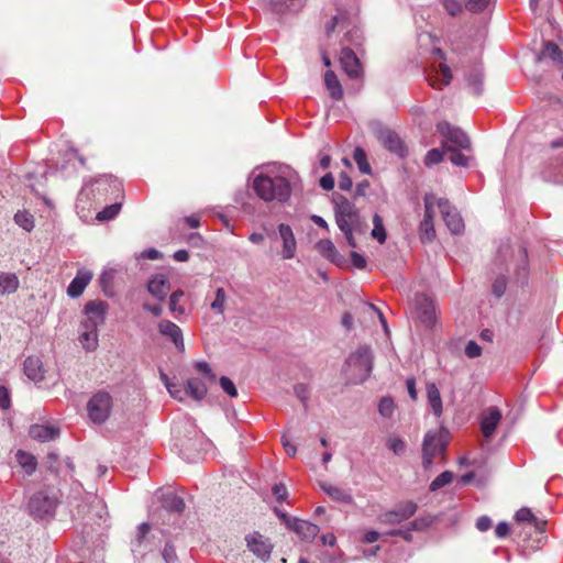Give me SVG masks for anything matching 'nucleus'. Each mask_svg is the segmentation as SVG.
Returning <instances> with one entry per match:
<instances>
[{
	"instance_id": "412c9836",
	"label": "nucleus",
	"mask_w": 563,
	"mask_h": 563,
	"mask_svg": "<svg viewBox=\"0 0 563 563\" xmlns=\"http://www.w3.org/2000/svg\"><path fill=\"white\" fill-rule=\"evenodd\" d=\"M92 272L87 268H79L75 278L67 287V295L71 298L79 297L92 279Z\"/></svg>"
},
{
	"instance_id": "423d86ee",
	"label": "nucleus",
	"mask_w": 563,
	"mask_h": 563,
	"mask_svg": "<svg viewBox=\"0 0 563 563\" xmlns=\"http://www.w3.org/2000/svg\"><path fill=\"white\" fill-rule=\"evenodd\" d=\"M433 63L428 73L427 79L433 88L442 89L444 86H448L452 79V73L450 67L444 63V53L440 48H434L432 51Z\"/></svg>"
},
{
	"instance_id": "774afa93",
	"label": "nucleus",
	"mask_w": 563,
	"mask_h": 563,
	"mask_svg": "<svg viewBox=\"0 0 563 563\" xmlns=\"http://www.w3.org/2000/svg\"><path fill=\"white\" fill-rule=\"evenodd\" d=\"M296 396L302 401L306 402L308 400L309 390L306 385L299 384L295 386Z\"/></svg>"
},
{
	"instance_id": "8fccbe9b",
	"label": "nucleus",
	"mask_w": 563,
	"mask_h": 563,
	"mask_svg": "<svg viewBox=\"0 0 563 563\" xmlns=\"http://www.w3.org/2000/svg\"><path fill=\"white\" fill-rule=\"evenodd\" d=\"M394 409H395V405H394L393 399L383 398L379 401L378 410L382 416L387 417V418L391 417Z\"/></svg>"
},
{
	"instance_id": "603ef678",
	"label": "nucleus",
	"mask_w": 563,
	"mask_h": 563,
	"mask_svg": "<svg viewBox=\"0 0 563 563\" xmlns=\"http://www.w3.org/2000/svg\"><path fill=\"white\" fill-rule=\"evenodd\" d=\"M442 157H443V153L440 150L432 148L427 153V155L424 157V164L427 166L435 165L442 161Z\"/></svg>"
},
{
	"instance_id": "1a4fd4ad",
	"label": "nucleus",
	"mask_w": 563,
	"mask_h": 563,
	"mask_svg": "<svg viewBox=\"0 0 563 563\" xmlns=\"http://www.w3.org/2000/svg\"><path fill=\"white\" fill-rule=\"evenodd\" d=\"M108 310V302L99 299L89 300L84 307V319L80 322V327L98 328L102 325L106 321Z\"/></svg>"
},
{
	"instance_id": "338daca9",
	"label": "nucleus",
	"mask_w": 563,
	"mask_h": 563,
	"mask_svg": "<svg viewBox=\"0 0 563 563\" xmlns=\"http://www.w3.org/2000/svg\"><path fill=\"white\" fill-rule=\"evenodd\" d=\"M273 494L278 501H283L287 496V488L283 484H275L273 486Z\"/></svg>"
},
{
	"instance_id": "a19ab883",
	"label": "nucleus",
	"mask_w": 563,
	"mask_h": 563,
	"mask_svg": "<svg viewBox=\"0 0 563 563\" xmlns=\"http://www.w3.org/2000/svg\"><path fill=\"white\" fill-rule=\"evenodd\" d=\"M14 222L27 232L34 228V218L27 211H18L14 214Z\"/></svg>"
},
{
	"instance_id": "c85d7f7f",
	"label": "nucleus",
	"mask_w": 563,
	"mask_h": 563,
	"mask_svg": "<svg viewBox=\"0 0 563 563\" xmlns=\"http://www.w3.org/2000/svg\"><path fill=\"white\" fill-rule=\"evenodd\" d=\"M427 398L434 416L439 418L442 415L443 407L440 390L434 383L427 384Z\"/></svg>"
},
{
	"instance_id": "39448f33",
	"label": "nucleus",
	"mask_w": 563,
	"mask_h": 563,
	"mask_svg": "<svg viewBox=\"0 0 563 563\" xmlns=\"http://www.w3.org/2000/svg\"><path fill=\"white\" fill-rule=\"evenodd\" d=\"M113 398L104 390L95 393L87 402V415L95 424L104 423L112 411Z\"/></svg>"
},
{
	"instance_id": "4468645a",
	"label": "nucleus",
	"mask_w": 563,
	"mask_h": 563,
	"mask_svg": "<svg viewBox=\"0 0 563 563\" xmlns=\"http://www.w3.org/2000/svg\"><path fill=\"white\" fill-rule=\"evenodd\" d=\"M417 511V505L413 501H406L394 510L379 516V521L385 525H397L411 518Z\"/></svg>"
},
{
	"instance_id": "72a5a7b5",
	"label": "nucleus",
	"mask_w": 563,
	"mask_h": 563,
	"mask_svg": "<svg viewBox=\"0 0 563 563\" xmlns=\"http://www.w3.org/2000/svg\"><path fill=\"white\" fill-rule=\"evenodd\" d=\"M186 387L188 396H190L195 400H201L207 395L206 384L198 378L188 379Z\"/></svg>"
},
{
	"instance_id": "e433bc0d",
	"label": "nucleus",
	"mask_w": 563,
	"mask_h": 563,
	"mask_svg": "<svg viewBox=\"0 0 563 563\" xmlns=\"http://www.w3.org/2000/svg\"><path fill=\"white\" fill-rule=\"evenodd\" d=\"M184 291L181 289L175 290L169 297V310L174 313L176 318L179 316H184L186 313V309L183 305H180V300L184 297Z\"/></svg>"
},
{
	"instance_id": "2f4dec72",
	"label": "nucleus",
	"mask_w": 563,
	"mask_h": 563,
	"mask_svg": "<svg viewBox=\"0 0 563 563\" xmlns=\"http://www.w3.org/2000/svg\"><path fill=\"white\" fill-rule=\"evenodd\" d=\"M544 57H549L554 63L563 65V52L553 42H545L540 54L537 55V62H541Z\"/></svg>"
},
{
	"instance_id": "49530a36",
	"label": "nucleus",
	"mask_w": 563,
	"mask_h": 563,
	"mask_svg": "<svg viewBox=\"0 0 563 563\" xmlns=\"http://www.w3.org/2000/svg\"><path fill=\"white\" fill-rule=\"evenodd\" d=\"M121 203H113L97 213V219L99 221H107L113 219L120 211Z\"/></svg>"
},
{
	"instance_id": "a211bd4d",
	"label": "nucleus",
	"mask_w": 563,
	"mask_h": 563,
	"mask_svg": "<svg viewBox=\"0 0 563 563\" xmlns=\"http://www.w3.org/2000/svg\"><path fill=\"white\" fill-rule=\"evenodd\" d=\"M340 63L345 74L351 78H357L362 74V67L355 53L349 48L343 47L340 53Z\"/></svg>"
},
{
	"instance_id": "7c9ffc66",
	"label": "nucleus",
	"mask_w": 563,
	"mask_h": 563,
	"mask_svg": "<svg viewBox=\"0 0 563 563\" xmlns=\"http://www.w3.org/2000/svg\"><path fill=\"white\" fill-rule=\"evenodd\" d=\"M541 175L545 181H550L553 184H563V163H551L542 170Z\"/></svg>"
},
{
	"instance_id": "0e129e2a",
	"label": "nucleus",
	"mask_w": 563,
	"mask_h": 563,
	"mask_svg": "<svg viewBox=\"0 0 563 563\" xmlns=\"http://www.w3.org/2000/svg\"><path fill=\"white\" fill-rule=\"evenodd\" d=\"M11 405V400H10V394H9V390L3 387V386H0V408L1 409H8Z\"/></svg>"
},
{
	"instance_id": "3c124183",
	"label": "nucleus",
	"mask_w": 563,
	"mask_h": 563,
	"mask_svg": "<svg viewBox=\"0 0 563 563\" xmlns=\"http://www.w3.org/2000/svg\"><path fill=\"white\" fill-rule=\"evenodd\" d=\"M220 386L223 389L225 394H228L230 397H236L238 396V389L234 385V383L227 376H222L220 378Z\"/></svg>"
},
{
	"instance_id": "4c0bfd02",
	"label": "nucleus",
	"mask_w": 563,
	"mask_h": 563,
	"mask_svg": "<svg viewBox=\"0 0 563 563\" xmlns=\"http://www.w3.org/2000/svg\"><path fill=\"white\" fill-rule=\"evenodd\" d=\"M467 84L473 93L481 95L483 91V73L481 68L473 69L467 75Z\"/></svg>"
},
{
	"instance_id": "0eeeda50",
	"label": "nucleus",
	"mask_w": 563,
	"mask_h": 563,
	"mask_svg": "<svg viewBox=\"0 0 563 563\" xmlns=\"http://www.w3.org/2000/svg\"><path fill=\"white\" fill-rule=\"evenodd\" d=\"M438 131L443 137L442 143L445 151L470 148V140L461 129L455 128L448 122H440L438 124Z\"/></svg>"
},
{
	"instance_id": "b1692460",
	"label": "nucleus",
	"mask_w": 563,
	"mask_h": 563,
	"mask_svg": "<svg viewBox=\"0 0 563 563\" xmlns=\"http://www.w3.org/2000/svg\"><path fill=\"white\" fill-rule=\"evenodd\" d=\"M25 375L33 382L40 383L44 379L45 371L43 363L37 356H29L23 364Z\"/></svg>"
},
{
	"instance_id": "7ed1b4c3",
	"label": "nucleus",
	"mask_w": 563,
	"mask_h": 563,
	"mask_svg": "<svg viewBox=\"0 0 563 563\" xmlns=\"http://www.w3.org/2000/svg\"><path fill=\"white\" fill-rule=\"evenodd\" d=\"M335 222L344 234L346 243L352 249L357 247V242L353 235V227L357 224V218L360 216L355 205L342 197L338 199L334 207Z\"/></svg>"
},
{
	"instance_id": "69168bd1",
	"label": "nucleus",
	"mask_w": 563,
	"mask_h": 563,
	"mask_svg": "<svg viewBox=\"0 0 563 563\" xmlns=\"http://www.w3.org/2000/svg\"><path fill=\"white\" fill-rule=\"evenodd\" d=\"M319 184H320L321 188L324 189V190L333 189V187H334V178H333L332 174L328 173L324 176H322L320 178Z\"/></svg>"
},
{
	"instance_id": "5fc2aeb1",
	"label": "nucleus",
	"mask_w": 563,
	"mask_h": 563,
	"mask_svg": "<svg viewBox=\"0 0 563 563\" xmlns=\"http://www.w3.org/2000/svg\"><path fill=\"white\" fill-rule=\"evenodd\" d=\"M195 368L198 373L202 374L209 380H213L216 378L210 365L205 361L195 363Z\"/></svg>"
},
{
	"instance_id": "a18cd8bd",
	"label": "nucleus",
	"mask_w": 563,
	"mask_h": 563,
	"mask_svg": "<svg viewBox=\"0 0 563 563\" xmlns=\"http://www.w3.org/2000/svg\"><path fill=\"white\" fill-rule=\"evenodd\" d=\"M453 481V473L445 471L437 476L430 484V490L435 492Z\"/></svg>"
},
{
	"instance_id": "6e6d98bb",
	"label": "nucleus",
	"mask_w": 563,
	"mask_h": 563,
	"mask_svg": "<svg viewBox=\"0 0 563 563\" xmlns=\"http://www.w3.org/2000/svg\"><path fill=\"white\" fill-rule=\"evenodd\" d=\"M515 519L520 522H533L536 521L534 515L531 512L529 508H521L519 509L516 515Z\"/></svg>"
},
{
	"instance_id": "f03ea898",
	"label": "nucleus",
	"mask_w": 563,
	"mask_h": 563,
	"mask_svg": "<svg viewBox=\"0 0 563 563\" xmlns=\"http://www.w3.org/2000/svg\"><path fill=\"white\" fill-rule=\"evenodd\" d=\"M372 368L373 354L371 349L360 346L346 358L344 372L351 383L360 384L369 376Z\"/></svg>"
},
{
	"instance_id": "473e14b6",
	"label": "nucleus",
	"mask_w": 563,
	"mask_h": 563,
	"mask_svg": "<svg viewBox=\"0 0 563 563\" xmlns=\"http://www.w3.org/2000/svg\"><path fill=\"white\" fill-rule=\"evenodd\" d=\"M324 84L327 89L330 92V96L340 100L343 97L342 86L336 77V75L332 70H328L324 75Z\"/></svg>"
},
{
	"instance_id": "5701e85b",
	"label": "nucleus",
	"mask_w": 563,
	"mask_h": 563,
	"mask_svg": "<svg viewBox=\"0 0 563 563\" xmlns=\"http://www.w3.org/2000/svg\"><path fill=\"white\" fill-rule=\"evenodd\" d=\"M169 289L168 278L164 274L154 275L147 283L148 292L158 300L165 299Z\"/></svg>"
},
{
	"instance_id": "393cba45",
	"label": "nucleus",
	"mask_w": 563,
	"mask_h": 563,
	"mask_svg": "<svg viewBox=\"0 0 563 563\" xmlns=\"http://www.w3.org/2000/svg\"><path fill=\"white\" fill-rule=\"evenodd\" d=\"M29 433L34 440L47 442L55 440L59 435V430L53 426L33 424Z\"/></svg>"
},
{
	"instance_id": "9b49d317",
	"label": "nucleus",
	"mask_w": 563,
	"mask_h": 563,
	"mask_svg": "<svg viewBox=\"0 0 563 563\" xmlns=\"http://www.w3.org/2000/svg\"><path fill=\"white\" fill-rule=\"evenodd\" d=\"M434 207L439 208L446 227L452 233L457 234L462 232L464 228L463 220L455 208H453L446 199L438 198L435 196Z\"/></svg>"
},
{
	"instance_id": "052dcab7",
	"label": "nucleus",
	"mask_w": 563,
	"mask_h": 563,
	"mask_svg": "<svg viewBox=\"0 0 563 563\" xmlns=\"http://www.w3.org/2000/svg\"><path fill=\"white\" fill-rule=\"evenodd\" d=\"M443 5L446 12L451 15H456L459 12L462 11L460 2L456 0H443Z\"/></svg>"
},
{
	"instance_id": "20e7f679",
	"label": "nucleus",
	"mask_w": 563,
	"mask_h": 563,
	"mask_svg": "<svg viewBox=\"0 0 563 563\" xmlns=\"http://www.w3.org/2000/svg\"><path fill=\"white\" fill-rule=\"evenodd\" d=\"M59 504L57 495L48 489L34 493L27 503L29 514L35 519H51Z\"/></svg>"
},
{
	"instance_id": "4d7b16f0",
	"label": "nucleus",
	"mask_w": 563,
	"mask_h": 563,
	"mask_svg": "<svg viewBox=\"0 0 563 563\" xmlns=\"http://www.w3.org/2000/svg\"><path fill=\"white\" fill-rule=\"evenodd\" d=\"M520 257L522 260V265L518 267V278L521 280H525L528 276V268H527V251L525 249L519 250Z\"/></svg>"
},
{
	"instance_id": "58836bf2",
	"label": "nucleus",
	"mask_w": 563,
	"mask_h": 563,
	"mask_svg": "<svg viewBox=\"0 0 563 563\" xmlns=\"http://www.w3.org/2000/svg\"><path fill=\"white\" fill-rule=\"evenodd\" d=\"M162 379L164 380L165 386L173 398L179 401L185 400V398L188 396L187 387L183 388L180 385L169 383L165 374H162Z\"/></svg>"
},
{
	"instance_id": "13d9d810",
	"label": "nucleus",
	"mask_w": 563,
	"mask_h": 563,
	"mask_svg": "<svg viewBox=\"0 0 563 563\" xmlns=\"http://www.w3.org/2000/svg\"><path fill=\"white\" fill-rule=\"evenodd\" d=\"M350 257H351V262L355 268L364 269L366 267L367 262H366V258L362 254H360L355 251H352L350 253Z\"/></svg>"
},
{
	"instance_id": "79ce46f5",
	"label": "nucleus",
	"mask_w": 563,
	"mask_h": 563,
	"mask_svg": "<svg viewBox=\"0 0 563 563\" xmlns=\"http://www.w3.org/2000/svg\"><path fill=\"white\" fill-rule=\"evenodd\" d=\"M227 294L223 288L219 287L216 289V297L213 301L210 303V307L213 311H216L219 314H222L225 309L227 303Z\"/></svg>"
},
{
	"instance_id": "bb28decb",
	"label": "nucleus",
	"mask_w": 563,
	"mask_h": 563,
	"mask_svg": "<svg viewBox=\"0 0 563 563\" xmlns=\"http://www.w3.org/2000/svg\"><path fill=\"white\" fill-rule=\"evenodd\" d=\"M320 487L334 501H339V503H343V504H352L353 503L352 495L347 490H345L339 486L328 484V483H322L320 485Z\"/></svg>"
},
{
	"instance_id": "4be33fe9",
	"label": "nucleus",
	"mask_w": 563,
	"mask_h": 563,
	"mask_svg": "<svg viewBox=\"0 0 563 563\" xmlns=\"http://www.w3.org/2000/svg\"><path fill=\"white\" fill-rule=\"evenodd\" d=\"M378 139L387 150L399 156H405L406 148L397 133L390 130H382L378 134Z\"/></svg>"
},
{
	"instance_id": "dca6fc26",
	"label": "nucleus",
	"mask_w": 563,
	"mask_h": 563,
	"mask_svg": "<svg viewBox=\"0 0 563 563\" xmlns=\"http://www.w3.org/2000/svg\"><path fill=\"white\" fill-rule=\"evenodd\" d=\"M501 411L497 407H488L481 415V430L486 440H490L500 423Z\"/></svg>"
},
{
	"instance_id": "37998d69",
	"label": "nucleus",
	"mask_w": 563,
	"mask_h": 563,
	"mask_svg": "<svg viewBox=\"0 0 563 563\" xmlns=\"http://www.w3.org/2000/svg\"><path fill=\"white\" fill-rule=\"evenodd\" d=\"M353 158L357 167L363 174H371V166L367 162L366 153L363 148L356 147L353 153Z\"/></svg>"
},
{
	"instance_id": "ddd939ff",
	"label": "nucleus",
	"mask_w": 563,
	"mask_h": 563,
	"mask_svg": "<svg viewBox=\"0 0 563 563\" xmlns=\"http://www.w3.org/2000/svg\"><path fill=\"white\" fill-rule=\"evenodd\" d=\"M415 309L418 320L427 327H432L435 322V307L433 300L423 295L418 294L415 297Z\"/></svg>"
},
{
	"instance_id": "6ab92c4d",
	"label": "nucleus",
	"mask_w": 563,
	"mask_h": 563,
	"mask_svg": "<svg viewBox=\"0 0 563 563\" xmlns=\"http://www.w3.org/2000/svg\"><path fill=\"white\" fill-rule=\"evenodd\" d=\"M287 526L294 530L302 540H311L319 533V527L306 520L298 518H287Z\"/></svg>"
},
{
	"instance_id": "e2e57ef3",
	"label": "nucleus",
	"mask_w": 563,
	"mask_h": 563,
	"mask_svg": "<svg viewBox=\"0 0 563 563\" xmlns=\"http://www.w3.org/2000/svg\"><path fill=\"white\" fill-rule=\"evenodd\" d=\"M282 444L288 456L294 457L297 454L296 445L285 434L282 437Z\"/></svg>"
},
{
	"instance_id": "f3484780",
	"label": "nucleus",
	"mask_w": 563,
	"mask_h": 563,
	"mask_svg": "<svg viewBox=\"0 0 563 563\" xmlns=\"http://www.w3.org/2000/svg\"><path fill=\"white\" fill-rule=\"evenodd\" d=\"M278 233L283 242L282 257L284 260L294 258L297 251V241L290 225L280 223Z\"/></svg>"
},
{
	"instance_id": "c9c22d12",
	"label": "nucleus",
	"mask_w": 563,
	"mask_h": 563,
	"mask_svg": "<svg viewBox=\"0 0 563 563\" xmlns=\"http://www.w3.org/2000/svg\"><path fill=\"white\" fill-rule=\"evenodd\" d=\"M371 235L380 244L385 243L387 239V233L384 227L383 218L377 213H375L373 217V229Z\"/></svg>"
},
{
	"instance_id": "aec40b11",
	"label": "nucleus",
	"mask_w": 563,
	"mask_h": 563,
	"mask_svg": "<svg viewBox=\"0 0 563 563\" xmlns=\"http://www.w3.org/2000/svg\"><path fill=\"white\" fill-rule=\"evenodd\" d=\"M159 333L173 341L176 349L180 352L185 351V343L183 338L181 329L169 320H162L158 323Z\"/></svg>"
},
{
	"instance_id": "ea45409f",
	"label": "nucleus",
	"mask_w": 563,
	"mask_h": 563,
	"mask_svg": "<svg viewBox=\"0 0 563 563\" xmlns=\"http://www.w3.org/2000/svg\"><path fill=\"white\" fill-rule=\"evenodd\" d=\"M115 271L113 268H106L99 277L100 286L107 296L111 295Z\"/></svg>"
},
{
	"instance_id": "c03bdc74",
	"label": "nucleus",
	"mask_w": 563,
	"mask_h": 563,
	"mask_svg": "<svg viewBox=\"0 0 563 563\" xmlns=\"http://www.w3.org/2000/svg\"><path fill=\"white\" fill-rule=\"evenodd\" d=\"M387 448L394 452V454L396 455H401L405 453L406 451V442L399 438V437H396V435H390L388 439H387Z\"/></svg>"
},
{
	"instance_id": "680f3d73",
	"label": "nucleus",
	"mask_w": 563,
	"mask_h": 563,
	"mask_svg": "<svg viewBox=\"0 0 563 563\" xmlns=\"http://www.w3.org/2000/svg\"><path fill=\"white\" fill-rule=\"evenodd\" d=\"M505 290H506V278L504 276L496 278L493 284V292L497 297H500L504 295Z\"/></svg>"
},
{
	"instance_id": "2eb2a0df",
	"label": "nucleus",
	"mask_w": 563,
	"mask_h": 563,
	"mask_svg": "<svg viewBox=\"0 0 563 563\" xmlns=\"http://www.w3.org/2000/svg\"><path fill=\"white\" fill-rule=\"evenodd\" d=\"M336 29L339 33L344 32L343 43L352 41V37L357 33L352 20L345 13H339L332 18L330 23L325 26L327 35L331 36Z\"/></svg>"
},
{
	"instance_id": "6e6552de",
	"label": "nucleus",
	"mask_w": 563,
	"mask_h": 563,
	"mask_svg": "<svg viewBox=\"0 0 563 563\" xmlns=\"http://www.w3.org/2000/svg\"><path fill=\"white\" fill-rule=\"evenodd\" d=\"M446 439L439 432H427L422 443V464L429 468L433 464L434 457L441 455L446 448Z\"/></svg>"
},
{
	"instance_id": "bf43d9fd",
	"label": "nucleus",
	"mask_w": 563,
	"mask_h": 563,
	"mask_svg": "<svg viewBox=\"0 0 563 563\" xmlns=\"http://www.w3.org/2000/svg\"><path fill=\"white\" fill-rule=\"evenodd\" d=\"M465 354L470 358L478 357L482 354V347L475 341H470L465 346Z\"/></svg>"
},
{
	"instance_id": "a878e982",
	"label": "nucleus",
	"mask_w": 563,
	"mask_h": 563,
	"mask_svg": "<svg viewBox=\"0 0 563 563\" xmlns=\"http://www.w3.org/2000/svg\"><path fill=\"white\" fill-rule=\"evenodd\" d=\"M79 342L87 352L98 347V328L80 327Z\"/></svg>"
},
{
	"instance_id": "c756f323",
	"label": "nucleus",
	"mask_w": 563,
	"mask_h": 563,
	"mask_svg": "<svg viewBox=\"0 0 563 563\" xmlns=\"http://www.w3.org/2000/svg\"><path fill=\"white\" fill-rule=\"evenodd\" d=\"M20 287V280L15 273H0V292L2 295L14 294Z\"/></svg>"
},
{
	"instance_id": "cd10ccee",
	"label": "nucleus",
	"mask_w": 563,
	"mask_h": 563,
	"mask_svg": "<svg viewBox=\"0 0 563 563\" xmlns=\"http://www.w3.org/2000/svg\"><path fill=\"white\" fill-rule=\"evenodd\" d=\"M163 508L170 514H181L185 510L184 499L173 492H168L162 497Z\"/></svg>"
},
{
	"instance_id": "f8f14e48",
	"label": "nucleus",
	"mask_w": 563,
	"mask_h": 563,
	"mask_svg": "<svg viewBox=\"0 0 563 563\" xmlns=\"http://www.w3.org/2000/svg\"><path fill=\"white\" fill-rule=\"evenodd\" d=\"M246 548L258 559L266 561L269 559L273 544L271 540L257 531L251 532L245 537Z\"/></svg>"
},
{
	"instance_id": "864d4df0",
	"label": "nucleus",
	"mask_w": 563,
	"mask_h": 563,
	"mask_svg": "<svg viewBox=\"0 0 563 563\" xmlns=\"http://www.w3.org/2000/svg\"><path fill=\"white\" fill-rule=\"evenodd\" d=\"M490 0H465V8L472 12L483 11Z\"/></svg>"
},
{
	"instance_id": "f704fd0d",
	"label": "nucleus",
	"mask_w": 563,
	"mask_h": 563,
	"mask_svg": "<svg viewBox=\"0 0 563 563\" xmlns=\"http://www.w3.org/2000/svg\"><path fill=\"white\" fill-rule=\"evenodd\" d=\"M16 460L27 475H31L35 472L37 463L36 459L32 454L19 450L16 452Z\"/></svg>"
},
{
	"instance_id": "de8ad7c7",
	"label": "nucleus",
	"mask_w": 563,
	"mask_h": 563,
	"mask_svg": "<svg viewBox=\"0 0 563 563\" xmlns=\"http://www.w3.org/2000/svg\"><path fill=\"white\" fill-rule=\"evenodd\" d=\"M451 153L449 159L456 166H467L470 157L460 152V150L446 151Z\"/></svg>"
},
{
	"instance_id": "f257e3e1",
	"label": "nucleus",
	"mask_w": 563,
	"mask_h": 563,
	"mask_svg": "<svg viewBox=\"0 0 563 563\" xmlns=\"http://www.w3.org/2000/svg\"><path fill=\"white\" fill-rule=\"evenodd\" d=\"M299 183L298 173L290 166L274 164L254 177L252 187L260 199L284 203L289 200Z\"/></svg>"
},
{
	"instance_id": "09e8293b",
	"label": "nucleus",
	"mask_w": 563,
	"mask_h": 563,
	"mask_svg": "<svg viewBox=\"0 0 563 563\" xmlns=\"http://www.w3.org/2000/svg\"><path fill=\"white\" fill-rule=\"evenodd\" d=\"M318 251L327 257H331L335 253V246L332 241L325 239L317 243Z\"/></svg>"
},
{
	"instance_id": "9d476101",
	"label": "nucleus",
	"mask_w": 563,
	"mask_h": 563,
	"mask_svg": "<svg viewBox=\"0 0 563 563\" xmlns=\"http://www.w3.org/2000/svg\"><path fill=\"white\" fill-rule=\"evenodd\" d=\"M435 195L429 194L424 196V217L419 227L420 240L431 242L435 236L433 225V209H434Z\"/></svg>"
}]
</instances>
